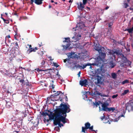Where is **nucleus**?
Returning <instances> with one entry per match:
<instances>
[{
	"instance_id": "obj_1",
	"label": "nucleus",
	"mask_w": 133,
	"mask_h": 133,
	"mask_svg": "<svg viewBox=\"0 0 133 133\" xmlns=\"http://www.w3.org/2000/svg\"><path fill=\"white\" fill-rule=\"evenodd\" d=\"M95 50L97 51L99 53V55L97 56L95 60V63L92 65H95L97 66H100L102 65L101 63L104 61V59L106 56L104 49V47H99L98 46H95Z\"/></svg>"
},
{
	"instance_id": "obj_2",
	"label": "nucleus",
	"mask_w": 133,
	"mask_h": 133,
	"mask_svg": "<svg viewBox=\"0 0 133 133\" xmlns=\"http://www.w3.org/2000/svg\"><path fill=\"white\" fill-rule=\"evenodd\" d=\"M55 117L54 122V124L55 125H56L58 124L59 126L61 127V126H63V125L61 123V122L64 124L67 122L66 120H68V119L66 118V116L57 112H55Z\"/></svg>"
},
{
	"instance_id": "obj_3",
	"label": "nucleus",
	"mask_w": 133,
	"mask_h": 133,
	"mask_svg": "<svg viewBox=\"0 0 133 133\" xmlns=\"http://www.w3.org/2000/svg\"><path fill=\"white\" fill-rule=\"evenodd\" d=\"M59 107L60 108L56 109L55 111L66 116V113L69 112L71 110L70 108V106L68 103L64 104L62 103L60 104Z\"/></svg>"
},
{
	"instance_id": "obj_4",
	"label": "nucleus",
	"mask_w": 133,
	"mask_h": 133,
	"mask_svg": "<svg viewBox=\"0 0 133 133\" xmlns=\"http://www.w3.org/2000/svg\"><path fill=\"white\" fill-rule=\"evenodd\" d=\"M121 62L120 65L121 67H126L130 65L131 62L127 59L123 55H121Z\"/></svg>"
},
{
	"instance_id": "obj_5",
	"label": "nucleus",
	"mask_w": 133,
	"mask_h": 133,
	"mask_svg": "<svg viewBox=\"0 0 133 133\" xmlns=\"http://www.w3.org/2000/svg\"><path fill=\"white\" fill-rule=\"evenodd\" d=\"M85 17H78V18L79 20H80V21L79 23H78L76 25V28L75 29V28H72V30H74L75 31L76 30H85V25L84 24V22H82L81 21V19H85Z\"/></svg>"
},
{
	"instance_id": "obj_6",
	"label": "nucleus",
	"mask_w": 133,
	"mask_h": 133,
	"mask_svg": "<svg viewBox=\"0 0 133 133\" xmlns=\"http://www.w3.org/2000/svg\"><path fill=\"white\" fill-rule=\"evenodd\" d=\"M55 111L56 109L54 110V113H53L52 111H50V114L46 112H45L44 111H43L42 112L41 114L44 117L46 116H48L49 119H47L46 120V121L47 122H48L50 120H54V117H55Z\"/></svg>"
},
{
	"instance_id": "obj_7",
	"label": "nucleus",
	"mask_w": 133,
	"mask_h": 133,
	"mask_svg": "<svg viewBox=\"0 0 133 133\" xmlns=\"http://www.w3.org/2000/svg\"><path fill=\"white\" fill-rule=\"evenodd\" d=\"M61 95H61H63V94L61 91H57L56 93H55L53 95H51V97L53 98V99H51V101H57L58 100H59L61 98V97H60V96H59V94Z\"/></svg>"
},
{
	"instance_id": "obj_8",
	"label": "nucleus",
	"mask_w": 133,
	"mask_h": 133,
	"mask_svg": "<svg viewBox=\"0 0 133 133\" xmlns=\"http://www.w3.org/2000/svg\"><path fill=\"white\" fill-rule=\"evenodd\" d=\"M125 107L126 110L129 112L133 111V102L129 101L125 104Z\"/></svg>"
},
{
	"instance_id": "obj_9",
	"label": "nucleus",
	"mask_w": 133,
	"mask_h": 133,
	"mask_svg": "<svg viewBox=\"0 0 133 133\" xmlns=\"http://www.w3.org/2000/svg\"><path fill=\"white\" fill-rule=\"evenodd\" d=\"M122 50L119 49H117L115 50V51L113 50H111L110 51V53L113 55V57L115 58V54L118 55H120V57L121 58V55H123L121 53Z\"/></svg>"
},
{
	"instance_id": "obj_10",
	"label": "nucleus",
	"mask_w": 133,
	"mask_h": 133,
	"mask_svg": "<svg viewBox=\"0 0 133 133\" xmlns=\"http://www.w3.org/2000/svg\"><path fill=\"white\" fill-rule=\"evenodd\" d=\"M97 73V83H99L101 82L102 79V77L101 76H102V69H98L96 71Z\"/></svg>"
},
{
	"instance_id": "obj_11",
	"label": "nucleus",
	"mask_w": 133,
	"mask_h": 133,
	"mask_svg": "<svg viewBox=\"0 0 133 133\" xmlns=\"http://www.w3.org/2000/svg\"><path fill=\"white\" fill-rule=\"evenodd\" d=\"M95 62L94 63H95ZM93 64H94V63H93ZM93 64V63L91 64L90 63H88L87 64H83V66H82L81 65L79 64H78L77 65H75V66L76 67V68H81L82 69H84V68H85L86 67L88 66H90V69H91L92 66H91V65H93L94 66V65H92V64Z\"/></svg>"
},
{
	"instance_id": "obj_12",
	"label": "nucleus",
	"mask_w": 133,
	"mask_h": 133,
	"mask_svg": "<svg viewBox=\"0 0 133 133\" xmlns=\"http://www.w3.org/2000/svg\"><path fill=\"white\" fill-rule=\"evenodd\" d=\"M65 40L63 41V42H66L67 43V44L66 45H64L63 46V47L64 49L66 50H67L69 48V47L70 46V38L69 37L65 38Z\"/></svg>"
},
{
	"instance_id": "obj_13",
	"label": "nucleus",
	"mask_w": 133,
	"mask_h": 133,
	"mask_svg": "<svg viewBox=\"0 0 133 133\" xmlns=\"http://www.w3.org/2000/svg\"><path fill=\"white\" fill-rule=\"evenodd\" d=\"M81 37V36L80 35H75V36L72 38L70 42H76L77 41H78L80 39Z\"/></svg>"
},
{
	"instance_id": "obj_14",
	"label": "nucleus",
	"mask_w": 133,
	"mask_h": 133,
	"mask_svg": "<svg viewBox=\"0 0 133 133\" xmlns=\"http://www.w3.org/2000/svg\"><path fill=\"white\" fill-rule=\"evenodd\" d=\"M85 127H82V132L85 133V130L89 129L90 126L91 125V124L89 122H87L85 124Z\"/></svg>"
},
{
	"instance_id": "obj_15",
	"label": "nucleus",
	"mask_w": 133,
	"mask_h": 133,
	"mask_svg": "<svg viewBox=\"0 0 133 133\" xmlns=\"http://www.w3.org/2000/svg\"><path fill=\"white\" fill-rule=\"evenodd\" d=\"M27 82H25L23 79H21L19 81V82H20L22 83V84H23L24 85H26V88H28L29 87H30V83L28 81V80H27Z\"/></svg>"
},
{
	"instance_id": "obj_16",
	"label": "nucleus",
	"mask_w": 133,
	"mask_h": 133,
	"mask_svg": "<svg viewBox=\"0 0 133 133\" xmlns=\"http://www.w3.org/2000/svg\"><path fill=\"white\" fill-rule=\"evenodd\" d=\"M102 107L103 110L104 111H107V110L108 109L107 107L109 105V103L106 102V103H104L102 104Z\"/></svg>"
},
{
	"instance_id": "obj_17",
	"label": "nucleus",
	"mask_w": 133,
	"mask_h": 133,
	"mask_svg": "<svg viewBox=\"0 0 133 133\" xmlns=\"http://www.w3.org/2000/svg\"><path fill=\"white\" fill-rule=\"evenodd\" d=\"M44 0H30V3L32 4L34 2L37 5H41L42 2V1Z\"/></svg>"
},
{
	"instance_id": "obj_18",
	"label": "nucleus",
	"mask_w": 133,
	"mask_h": 133,
	"mask_svg": "<svg viewBox=\"0 0 133 133\" xmlns=\"http://www.w3.org/2000/svg\"><path fill=\"white\" fill-rule=\"evenodd\" d=\"M27 45L29 46V54L32 52H35L36 51L38 50V49L37 47H35V48H33L31 47L32 46L31 45L28 44Z\"/></svg>"
},
{
	"instance_id": "obj_19",
	"label": "nucleus",
	"mask_w": 133,
	"mask_h": 133,
	"mask_svg": "<svg viewBox=\"0 0 133 133\" xmlns=\"http://www.w3.org/2000/svg\"><path fill=\"white\" fill-rule=\"evenodd\" d=\"M125 112L126 111L125 110H123L122 112H121L122 114L118 117L117 118L115 119H114V121L117 122L119 119L121 117H124V115L125 114Z\"/></svg>"
},
{
	"instance_id": "obj_20",
	"label": "nucleus",
	"mask_w": 133,
	"mask_h": 133,
	"mask_svg": "<svg viewBox=\"0 0 133 133\" xmlns=\"http://www.w3.org/2000/svg\"><path fill=\"white\" fill-rule=\"evenodd\" d=\"M88 83V80L85 79L84 80L82 81L81 79L79 82V84L82 86L87 85V83Z\"/></svg>"
},
{
	"instance_id": "obj_21",
	"label": "nucleus",
	"mask_w": 133,
	"mask_h": 133,
	"mask_svg": "<svg viewBox=\"0 0 133 133\" xmlns=\"http://www.w3.org/2000/svg\"><path fill=\"white\" fill-rule=\"evenodd\" d=\"M78 8L80 10H82L84 7V5L82 2H80L79 4H77Z\"/></svg>"
},
{
	"instance_id": "obj_22",
	"label": "nucleus",
	"mask_w": 133,
	"mask_h": 133,
	"mask_svg": "<svg viewBox=\"0 0 133 133\" xmlns=\"http://www.w3.org/2000/svg\"><path fill=\"white\" fill-rule=\"evenodd\" d=\"M37 71L38 72H39L40 71H43L45 72L46 73H50V70H52V69L51 68L45 70H43L42 69H39L38 68L36 69Z\"/></svg>"
},
{
	"instance_id": "obj_23",
	"label": "nucleus",
	"mask_w": 133,
	"mask_h": 133,
	"mask_svg": "<svg viewBox=\"0 0 133 133\" xmlns=\"http://www.w3.org/2000/svg\"><path fill=\"white\" fill-rule=\"evenodd\" d=\"M109 68H112L116 65L115 63H114L112 61H111L109 63Z\"/></svg>"
},
{
	"instance_id": "obj_24",
	"label": "nucleus",
	"mask_w": 133,
	"mask_h": 133,
	"mask_svg": "<svg viewBox=\"0 0 133 133\" xmlns=\"http://www.w3.org/2000/svg\"><path fill=\"white\" fill-rule=\"evenodd\" d=\"M92 95L93 96H96L97 95H99L100 96L102 94L100 93L98 91H96L95 92H93V91H92Z\"/></svg>"
},
{
	"instance_id": "obj_25",
	"label": "nucleus",
	"mask_w": 133,
	"mask_h": 133,
	"mask_svg": "<svg viewBox=\"0 0 133 133\" xmlns=\"http://www.w3.org/2000/svg\"><path fill=\"white\" fill-rule=\"evenodd\" d=\"M108 22V23H107V25L108 24V27H109L110 28H111L112 27V26L113 24V22H109V21L107 20H105V21L104 22V23H105L106 22Z\"/></svg>"
},
{
	"instance_id": "obj_26",
	"label": "nucleus",
	"mask_w": 133,
	"mask_h": 133,
	"mask_svg": "<svg viewBox=\"0 0 133 133\" xmlns=\"http://www.w3.org/2000/svg\"><path fill=\"white\" fill-rule=\"evenodd\" d=\"M1 72L5 76L7 75L8 72L5 69H3L2 70H1Z\"/></svg>"
},
{
	"instance_id": "obj_27",
	"label": "nucleus",
	"mask_w": 133,
	"mask_h": 133,
	"mask_svg": "<svg viewBox=\"0 0 133 133\" xmlns=\"http://www.w3.org/2000/svg\"><path fill=\"white\" fill-rule=\"evenodd\" d=\"M2 19L4 22L6 24H8L9 23V20L8 18L5 19L3 17H1Z\"/></svg>"
},
{
	"instance_id": "obj_28",
	"label": "nucleus",
	"mask_w": 133,
	"mask_h": 133,
	"mask_svg": "<svg viewBox=\"0 0 133 133\" xmlns=\"http://www.w3.org/2000/svg\"><path fill=\"white\" fill-rule=\"evenodd\" d=\"M11 103L10 102H6V107L8 108H9L10 107H11Z\"/></svg>"
},
{
	"instance_id": "obj_29",
	"label": "nucleus",
	"mask_w": 133,
	"mask_h": 133,
	"mask_svg": "<svg viewBox=\"0 0 133 133\" xmlns=\"http://www.w3.org/2000/svg\"><path fill=\"white\" fill-rule=\"evenodd\" d=\"M125 31H128L129 33H131L133 31V27H132L131 28L126 29Z\"/></svg>"
},
{
	"instance_id": "obj_30",
	"label": "nucleus",
	"mask_w": 133,
	"mask_h": 133,
	"mask_svg": "<svg viewBox=\"0 0 133 133\" xmlns=\"http://www.w3.org/2000/svg\"><path fill=\"white\" fill-rule=\"evenodd\" d=\"M112 77L113 79H115L117 78V75L114 72L112 73L111 74Z\"/></svg>"
},
{
	"instance_id": "obj_31",
	"label": "nucleus",
	"mask_w": 133,
	"mask_h": 133,
	"mask_svg": "<svg viewBox=\"0 0 133 133\" xmlns=\"http://www.w3.org/2000/svg\"><path fill=\"white\" fill-rule=\"evenodd\" d=\"M129 83V80L127 79H125L124 80V81H122L121 83L122 84L124 85L125 84L128 83Z\"/></svg>"
},
{
	"instance_id": "obj_32",
	"label": "nucleus",
	"mask_w": 133,
	"mask_h": 133,
	"mask_svg": "<svg viewBox=\"0 0 133 133\" xmlns=\"http://www.w3.org/2000/svg\"><path fill=\"white\" fill-rule=\"evenodd\" d=\"M100 104H102V103L99 101L98 102H95V103H94V105L96 106V107H97V106L99 105Z\"/></svg>"
},
{
	"instance_id": "obj_33",
	"label": "nucleus",
	"mask_w": 133,
	"mask_h": 133,
	"mask_svg": "<svg viewBox=\"0 0 133 133\" xmlns=\"http://www.w3.org/2000/svg\"><path fill=\"white\" fill-rule=\"evenodd\" d=\"M129 90L128 89L125 90H124V92L122 93V95H124L126 94L127 93L129 92Z\"/></svg>"
},
{
	"instance_id": "obj_34",
	"label": "nucleus",
	"mask_w": 133,
	"mask_h": 133,
	"mask_svg": "<svg viewBox=\"0 0 133 133\" xmlns=\"http://www.w3.org/2000/svg\"><path fill=\"white\" fill-rule=\"evenodd\" d=\"M115 110V109L114 108H108L107 110V111H113Z\"/></svg>"
},
{
	"instance_id": "obj_35",
	"label": "nucleus",
	"mask_w": 133,
	"mask_h": 133,
	"mask_svg": "<svg viewBox=\"0 0 133 133\" xmlns=\"http://www.w3.org/2000/svg\"><path fill=\"white\" fill-rule=\"evenodd\" d=\"M26 112H24L21 113V115L22 116V117L23 118H24V117H26Z\"/></svg>"
},
{
	"instance_id": "obj_36",
	"label": "nucleus",
	"mask_w": 133,
	"mask_h": 133,
	"mask_svg": "<svg viewBox=\"0 0 133 133\" xmlns=\"http://www.w3.org/2000/svg\"><path fill=\"white\" fill-rule=\"evenodd\" d=\"M117 43L122 45H124L125 44L124 42L121 40L118 42Z\"/></svg>"
},
{
	"instance_id": "obj_37",
	"label": "nucleus",
	"mask_w": 133,
	"mask_h": 133,
	"mask_svg": "<svg viewBox=\"0 0 133 133\" xmlns=\"http://www.w3.org/2000/svg\"><path fill=\"white\" fill-rule=\"evenodd\" d=\"M52 83H51V85H50L49 87L50 88V89L51 88L52 90H54V88H55V85L54 84H53V83H52V84H51Z\"/></svg>"
},
{
	"instance_id": "obj_38",
	"label": "nucleus",
	"mask_w": 133,
	"mask_h": 133,
	"mask_svg": "<svg viewBox=\"0 0 133 133\" xmlns=\"http://www.w3.org/2000/svg\"><path fill=\"white\" fill-rule=\"evenodd\" d=\"M100 19H101L100 18V17H96L94 21L95 22H98Z\"/></svg>"
},
{
	"instance_id": "obj_39",
	"label": "nucleus",
	"mask_w": 133,
	"mask_h": 133,
	"mask_svg": "<svg viewBox=\"0 0 133 133\" xmlns=\"http://www.w3.org/2000/svg\"><path fill=\"white\" fill-rule=\"evenodd\" d=\"M52 98V99H53V98H52L51 97V95L50 96V97H48L46 99V102H49V101L51 99H51Z\"/></svg>"
},
{
	"instance_id": "obj_40",
	"label": "nucleus",
	"mask_w": 133,
	"mask_h": 133,
	"mask_svg": "<svg viewBox=\"0 0 133 133\" xmlns=\"http://www.w3.org/2000/svg\"><path fill=\"white\" fill-rule=\"evenodd\" d=\"M1 17L2 16H7V14L6 13H3L1 14Z\"/></svg>"
},
{
	"instance_id": "obj_41",
	"label": "nucleus",
	"mask_w": 133,
	"mask_h": 133,
	"mask_svg": "<svg viewBox=\"0 0 133 133\" xmlns=\"http://www.w3.org/2000/svg\"><path fill=\"white\" fill-rule=\"evenodd\" d=\"M87 1L88 0H83V3L82 4H83L84 5H85L87 2Z\"/></svg>"
},
{
	"instance_id": "obj_42",
	"label": "nucleus",
	"mask_w": 133,
	"mask_h": 133,
	"mask_svg": "<svg viewBox=\"0 0 133 133\" xmlns=\"http://www.w3.org/2000/svg\"><path fill=\"white\" fill-rule=\"evenodd\" d=\"M53 64L54 66L56 67L57 68L59 66V65H58L56 63H54Z\"/></svg>"
},
{
	"instance_id": "obj_43",
	"label": "nucleus",
	"mask_w": 133,
	"mask_h": 133,
	"mask_svg": "<svg viewBox=\"0 0 133 133\" xmlns=\"http://www.w3.org/2000/svg\"><path fill=\"white\" fill-rule=\"evenodd\" d=\"M27 18V17H20L19 20L21 21L22 19H25Z\"/></svg>"
},
{
	"instance_id": "obj_44",
	"label": "nucleus",
	"mask_w": 133,
	"mask_h": 133,
	"mask_svg": "<svg viewBox=\"0 0 133 133\" xmlns=\"http://www.w3.org/2000/svg\"><path fill=\"white\" fill-rule=\"evenodd\" d=\"M107 35L110 36V30H108L107 33Z\"/></svg>"
},
{
	"instance_id": "obj_45",
	"label": "nucleus",
	"mask_w": 133,
	"mask_h": 133,
	"mask_svg": "<svg viewBox=\"0 0 133 133\" xmlns=\"http://www.w3.org/2000/svg\"><path fill=\"white\" fill-rule=\"evenodd\" d=\"M93 125L91 126H90L89 128V129L91 130L92 131H94V130H93Z\"/></svg>"
},
{
	"instance_id": "obj_46",
	"label": "nucleus",
	"mask_w": 133,
	"mask_h": 133,
	"mask_svg": "<svg viewBox=\"0 0 133 133\" xmlns=\"http://www.w3.org/2000/svg\"><path fill=\"white\" fill-rule=\"evenodd\" d=\"M7 38H10V36L9 35H8L5 38V43H6V40L7 39Z\"/></svg>"
},
{
	"instance_id": "obj_47",
	"label": "nucleus",
	"mask_w": 133,
	"mask_h": 133,
	"mask_svg": "<svg viewBox=\"0 0 133 133\" xmlns=\"http://www.w3.org/2000/svg\"><path fill=\"white\" fill-rule=\"evenodd\" d=\"M45 64V62L43 60L42 61V62L41 63V65L43 66V65Z\"/></svg>"
},
{
	"instance_id": "obj_48",
	"label": "nucleus",
	"mask_w": 133,
	"mask_h": 133,
	"mask_svg": "<svg viewBox=\"0 0 133 133\" xmlns=\"http://www.w3.org/2000/svg\"><path fill=\"white\" fill-rule=\"evenodd\" d=\"M25 50H27L28 52H29V50H28L29 49V47L28 48V46H25Z\"/></svg>"
},
{
	"instance_id": "obj_49",
	"label": "nucleus",
	"mask_w": 133,
	"mask_h": 133,
	"mask_svg": "<svg viewBox=\"0 0 133 133\" xmlns=\"http://www.w3.org/2000/svg\"><path fill=\"white\" fill-rule=\"evenodd\" d=\"M101 96H104V97H109V96L108 95H106L104 94H101Z\"/></svg>"
},
{
	"instance_id": "obj_50",
	"label": "nucleus",
	"mask_w": 133,
	"mask_h": 133,
	"mask_svg": "<svg viewBox=\"0 0 133 133\" xmlns=\"http://www.w3.org/2000/svg\"><path fill=\"white\" fill-rule=\"evenodd\" d=\"M118 96V95L117 94L116 95H113L112 96V98H116V97Z\"/></svg>"
},
{
	"instance_id": "obj_51",
	"label": "nucleus",
	"mask_w": 133,
	"mask_h": 133,
	"mask_svg": "<svg viewBox=\"0 0 133 133\" xmlns=\"http://www.w3.org/2000/svg\"><path fill=\"white\" fill-rule=\"evenodd\" d=\"M124 6H125V8H126L128 6V5L127 3H124Z\"/></svg>"
},
{
	"instance_id": "obj_52",
	"label": "nucleus",
	"mask_w": 133,
	"mask_h": 133,
	"mask_svg": "<svg viewBox=\"0 0 133 133\" xmlns=\"http://www.w3.org/2000/svg\"><path fill=\"white\" fill-rule=\"evenodd\" d=\"M55 129H56V130L57 131H58V130H60V129L58 127H56L55 128Z\"/></svg>"
},
{
	"instance_id": "obj_53",
	"label": "nucleus",
	"mask_w": 133,
	"mask_h": 133,
	"mask_svg": "<svg viewBox=\"0 0 133 133\" xmlns=\"http://www.w3.org/2000/svg\"><path fill=\"white\" fill-rule=\"evenodd\" d=\"M87 93H85V94H84V95L85 97L86 98H88V96L87 95Z\"/></svg>"
},
{
	"instance_id": "obj_54",
	"label": "nucleus",
	"mask_w": 133,
	"mask_h": 133,
	"mask_svg": "<svg viewBox=\"0 0 133 133\" xmlns=\"http://www.w3.org/2000/svg\"><path fill=\"white\" fill-rule=\"evenodd\" d=\"M85 93H87V94L88 93L90 95H91L92 94L89 91L85 92Z\"/></svg>"
},
{
	"instance_id": "obj_55",
	"label": "nucleus",
	"mask_w": 133,
	"mask_h": 133,
	"mask_svg": "<svg viewBox=\"0 0 133 133\" xmlns=\"http://www.w3.org/2000/svg\"><path fill=\"white\" fill-rule=\"evenodd\" d=\"M130 10H133V6H132L130 8Z\"/></svg>"
},
{
	"instance_id": "obj_56",
	"label": "nucleus",
	"mask_w": 133,
	"mask_h": 133,
	"mask_svg": "<svg viewBox=\"0 0 133 133\" xmlns=\"http://www.w3.org/2000/svg\"><path fill=\"white\" fill-rule=\"evenodd\" d=\"M67 60V59H65L64 60V63H65L66 62V61Z\"/></svg>"
},
{
	"instance_id": "obj_57",
	"label": "nucleus",
	"mask_w": 133,
	"mask_h": 133,
	"mask_svg": "<svg viewBox=\"0 0 133 133\" xmlns=\"http://www.w3.org/2000/svg\"><path fill=\"white\" fill-rule=\"evenodd\" d=\"M105 117V116L104 115L101 118V119L102 120H103V119H104Z\"/></svg>"
},
{
	"instance_id": "obj_58",
	"label": "nucleus",
	"mask_w": 133,
	"mask_h": 133,
	"mask_svg": "<svg viewBox=\"0 0 133 133\" xmlns=\"http://www.w3.org/2000/svg\"><path fill=\"white\" fill-rule=\"evenodd\" d=\"M107 101H109V102H110L111 100H110V98H108L107 99Z\"/></svg>"
},
{
	"instance_id": "obj_59",
	"label": "nucleus",
	"mask_w": 133,
	"mask_h": 133,
	"mask_svg": "<svg viewBox=\"0 0 133 133\" xmlns=\"http://www.w3.org/2000/svg\"><path fill=\"white\" fill-rule=\"evenodd\" d=\"M109 8V7L108 6H107L105 8V9L107 10Z\"/></svg>"
},
{
	"instance_id": "obj_60",
	"label": "nucleus",
	"mask_w": 133,
	"mask_h": 133,
	"mask_svg": "<svg viewBox=\"0 0 133 133\" xmlns=\"http://www.w3.org/2000/svg\"><path fill=\"white\" fill-rule=\"evenodd\" d=\"M68 99V98L67 96H66V97H65V99L66 100V101H67V100Z\"/></svg>"
},
{
	"instance_id": "obj_61",
	"label": "nucleus",
	"mask_w": 133,
	"mask_h": 133,
	"mask_svg": "<svg viewBox=\"0 0 133 133\" xmlns=\"http://www.w3.org/2000/svg\"><path fill=\"white\" fill-rule=\"evenodd\" d=\"M16 45L17 46H18V43L17 42H16V43H15Z\"/></svg>"
},
{
	"instance_id": "obj_62",
	"label": "nucleus",
	"mask_w": 133,
	"mask_h": 133,
	"mask_svg": "<svg viewBox=\"0 0 133 133\" xmlns=\"http://www.w3.org/2000/svg\"><path fill=\"white\" fill-rule=\"evenodd\" d=\"M72 1L71 0H70L69 1V3H71L72 2Z\"/></svg>"
},
{
	"instance_id": "obj_63",
	"label": "nucleus",
	"mask_w": 133,
	"mask_h": 133,
	"mask_svg": "<svg viewBox=\"0 0 133 133\" xmlns=\"http://www.w3.org/2000/svg\"><path fill=\"white\" fill-rule=\"evenodd\" d=\"M94 131L96 133H97V130L93 131Z\"/></svg>"
},
{
	"instance_id": "obj_64",
	"label": "nucleus",
	"mask_w": 133,
	"mask_h": 133,
	"mask_svg": "<svg viewBox=\"0 0 133 133\" xmlns=\"http://www.w3.org/2000/svg\"><path fill=\"white\" fill-rule=\"evenodd\" d=\"M18 132V131H14V133H17Z\"/></svg>"
}]
</instances>
